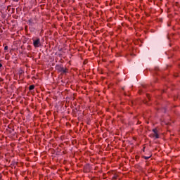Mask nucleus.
<instances>
[{
  "label": "nucleus",
  "instance_id": "f257e3e1",
  "mask_svg": "<svg viewBox=\"0 0 180 180\" xmlns=\"http://www.w3.org/2000/svg\"><path fill=\"white\" fill-rule=\"evenodd\" d=\"M56 70L58 71V72H62V74H66V72H68V69L61 66V65H56Z\"/></svg>",
  "mask_w": 180,
  "mask_h": 180
},
{
  "label": "nucleus",
  "instance_id": "f03ea898",
  "mask_svg": "<svg viewBox=\"0 0 180 180\" xmlns=\"http://www.w3.org/2000/svg\"><path fill=\"white\" fill-rule=\"evenodd\" d=\"M153 134L150 135L152 139H160V135L158 134V131L157 129H153Z\"/></svg>",
  "mask_w": 180,
  "mask_h": 180
},
{
  "label": "nucleus",
  "instance_id": "7ed1b4c3",
  "mask_svg": "<svg viewBox=\"0 0 180 180\" xmlns=\"http://www.w3.org/2000/svg\"><path fill=\"white\" fill-rule=\"evenodd\" d=\"M33 44H34V46L36 48L39 47L40 46V39L34 40Z\"/></svg>",
  "mask_w": 180,
  "mask_h": 180
},
{
  "label": "nucleus",
  "instance_id": "20e7f679",
  "mask_svg": "<svg viewBox=\"0 0 180 180\" xmlns=\"http://www.w3.org/2000/svg\"><path fill=\"white\" fill-rule=\"evenodd\" d=\"M29 89H30V91H32V90L34 89V85L30 86Z\"/></svg>",
  "mask_w": 180,
  "mask_h": 180
},
{
  "label": "nucleus",
  "instance_id": "39448f33",
  "mask_svg": "<svg viewBox=\"0 0 180 180\" xmlns=\"http://www.w3.org/2000/svg\"><path fill=\"white\" fill-rule=\"evenodd\" d=\"M143 158L145 160H149V158H151V155H150V156H143Z\"/></svg>",
  "mask_w": 180,
  "mask_h": 180
},
{
  "label": "nucleus",
  "instance_id": "423d86ee",
  "mask_svg": "<svg viewBox=\"0 0 180 180\" xmlns=\"http://www.w3.org/2000/svg\"><path fill=\"white\" fill-rule=\"evenodd\" d=\"M4 50H8V46H6L4 47Z\"/></svg>",
  "mask_w": 180,
  "mask_h": 180
},
{
  "label": "nucleus",
  "instance_id": "0eeeda50",
  "mask_svg": "<svg viewBox=\"0 0 180 180\" xmlns=\"http://www.w3.org/2000/svg\"><path fill=\"white\" fill-rule=\"evenodd\" d=\"M0 67H2V64L0 63Z\"/></svg>",
  "mask_w": 180,
  "mask_h": 180
}]
</instances>
